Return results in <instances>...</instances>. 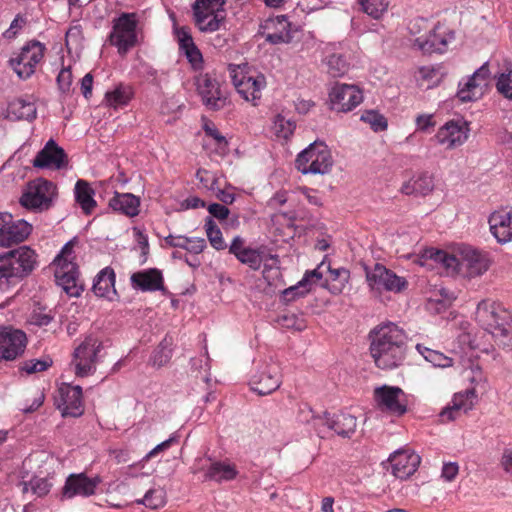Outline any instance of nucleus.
Returning <instances> with one entry per match:
<instances>
[{
    "label": "nucleus",
    "instance_id": "obj_1",
    "mask_svg": "<svg viewBox=\"0 0 512 512\" xmlns=\"http://www.w3.org/2000/svg\"><path fill=\"white\" fill-rule=\"evenodd\" d=\"M370 353L380 369H394L402 364L407 348L405 331L393 322L382 323L369 333Z\"/></svg>",
    "mask_w": 512,
    "mask_h": 512
},
{
    "label": "nucleus",
    "instance_id": "obj_2",
    "mask_svg": "<svg viewBox=\"0 0 512 512\" xmlns=\"http://www.w3.org/2000/svg\"><path fill=\"white\" fill-rule=\"evenodd\" d=\"M424 260H433L441 274L467 279L481 276L491 265L489 258H424ZM419 264L425 265L426 261H419Z\"/></svg>",
    "mask_w": 512,
    "mask_h": 512
},
{
    "label": "nucleus",
    "instance_id": "obj_3",
    "mask_svg": "<svg viewBox=\"0 0 512 512\" xmlns=\"http://www.w3.org/2000/svg\"><path fill=\"white\" fill-rule=\"evenodd\" d=\"M138 25L139 17L136 13L123 12L113 19L109 42L117 47L120 54H126L137 45Z\"/></svg>",
    "mask_w": 512,
    "mask_h": 512
},
{
    "label": "nucleus",
    "instance_id": "obj_4",
    "mask_svg": "<svg viewBox=\"0 0 512 512\" xmlns=\"http://www.w3.org/2000/svg\"><path fill=\"white\" fill-rule=\"evenodd\" d=\"M333 165L330 150L324 143L314 142L296 159V167L303 174H326Z\"/></svg>",
    "mask_w": 512,
    "mask_h": 512
},
{
    "label": "nucleus",
    "instance_id": "obj_5",
    "mask_svg": "<svg viewBox=\"0 0 512 512\" xmlns=\"http://www.w3.org/2000/svg\"><path fill=\"white\" fill-rule=\"evenodd\" d=\"M475 319L494 337V332L507 326L512 320L511 313L503 305L492 299H484L477 305Z\"/></svg>",
    "mask_w": 512,
    "mask_h": 512
},
{
    "label": "nucleus",
    "instance_id": "obj_6",
    "mask_svg": "<svg viewBox=\"0 0 512 512\" xmlns=\"http://www.w3.org/2000/svg\"><path fill=\"white\" fill-rule=\"evenodd\" d=\"M56 197V186L45 179L31 181L20 198L22 206L34 210H47Z\"/></svg>",
    "mask_w": 512,
    "mask_h": 512
},
{
    "label": "nucleus",
    "instance_id": "obj_7",
    "mask_svg": "<svg viewBox=\"0 0 512 512\" xmlns=\"http://www.w3.org/2000/svg\"><path fill=\"white\" fill-rule=\"evenodd\" d=\"M51 266L54 268L55 281L70 297H78L83 291L76 263L69 258H54Z\"/></svg>",
    "mask_w": 512,
    "mask_h": 512
},
{
    "label": "nucleus",
    "instance_id": "obj_8",
    "mask_svg": "<svg viewBox=\"0 0 512 512\" xmlns=\"http://www.w3.org/2000/svg\"><path fill=\"white\" fill-rule=\"evenodd\" d=\"M45 46L38 41L27 43L19 55L9 60V64L21 79H27L35 72L36 65L44 56Z\"/></svg>",
    "mask_w": 512,
    "mask_h": 512
},
{
    "label": "nucleus",
    "instance_id": "obj_9",
    "mask_svg": "<svg viewBox=\"0 0 512 512\" xmlns=\"http://www.w3.org/2000/svg\"><path fill=\"white\" fill-rule=\"evenodd\" d=\"M102 348V342L94 336L86 337L76 348L74 363L77 376L84 377L95 371V364L99 359Z\"/></svg>",
    "mask_w": 512,
    "mask_h": 512
},
{
    "label": "nucleus",
    "instance_id": "obj_10",
    "mask_svg": "<svg viewBox=\"0 0 512 512\" xmlns=\"http://www.w3.org/2000/svg\"><path fill=\"white\" fill-rule=\"evenodd\" d=\"M250 385L261 396L276 391L281 385L280 366L275 362L261 364L252 375Z\"/></svg>",
    "mask_w": 512,
    "mask_h": 512
},
{
    "label": "nucleus",
    "instance_id": "obj_11",
    "mask_svg": "<svg viewBox=\"0 0 512 512\" xmlns=\"http://www.w3.org/2000/svg\"><path fill=\"white\" fill-rule=\"evenodd\" d=\"M230 74L237 92L243 99L256 102L261 98V91L266 86V78L263 74L249 76L232 66H230Z\"/></svg>",
    "mask_w": 512,
    "mask_h": 512
},
{
    "label": "nucleus",
    "instance_id": "obj_12",
    "mask_svg": "<svg viewBox=\"0 0 512 512\" xmlns=\"http://www.w3.org/2000/svg\"><path fill=\"white\" fill-rule=\"evenodd\" d=\"M377 405L395 415H403L407 411V401L404 391L396 386L383 385L374 390Z\"/></svg>",
    "mask_w": 512,
    "mask_h": 512
},
{
    "label": "nucleus",
    "instance_id": "obj_13",
    "mask_svg": "<svg viewBox=\"0 0 512 512\" xmlns=\"http://www.w3.org/2000/svg\"><path fill=\"white\" fill-rule=\"evenodd\" d=\"M329 99L333 110L348 112L362 102L363 95L355 85L337 83L332 87Z\"/></svg>",
    "mask_w": 512,
    "mask_h": 512
},
{
    "label": "nucleus",
    "instance_id": "obj_14",
    "mask_svg": "<svg viewBox=\"0 0 512 512\" xmlns=\"http://www.w3.org/2000/svg\"><path fill=\"white\" fill-rule=\"evenodd\" d=\"M27 345L26 334L18 329L0 328V359L11 361L22 355Z\"/></svg>",
    "mask_w": 512,
    "mask_h": 512
},
{
    "label": "nucleus",
    "instance_id": "obj_15",
    "mask_svg": "<svg viewBox=\"0 0 512 512\" xmlns=\"http://www.w3.org/2000/svg\"><path fill=\"white\" fill-rule=\"evenodd\" d=\"M489 75L488 63H484L464 83H459L458 98L462 102L474 101L480 98L487 86Z\"/></svg>",
    "mask_w": 512,
    "mask_h": 512
},
{
    "label": "nucleus",
    "instance_id": "obj_16",
    "mask_svg": "<svg viewBox=\"0 0 512 512\" xmlns=\"http://www.w3.org/2000/svg\"><path fill=\"white\" fill-rule=\"evenodd\" d=\"M196 86L203 104L210 110H219L227 103L226 96L221 92L219 83L208 74L196 78Z\"/></svg>",
    "mask_w": 512,
    "mask_h": 512
},
{
    "label": "nucleus",
    "instance_id": "obj_17",
    "mask_svg": "<svg viewBox=\"0 0 512 512\" xmlns=\"http://www.w3.org/2000/svg\"><path fill=\"white\" fill-rule=\"evenodd\" d=\"M33 166L51 170L66 169L68 167V157L64 149L50 139L35 156Z\"/></svg>",
    "mask_w": 512,
    "mask_h": 512
},
{
    "label": "nucleus",
    "instance_id": "obj_18",
    "mask_svg": "<svg viewBox=\"0 0 512 512\" xmlns=\"http://www.w3.org/2000/svg\"><path fill=\"white\" fill-rule=\"evenodd\" d=\"M469 135L467 122L463 120H451L445 123L435 135L437 142L445 145L447 149H455L463 145Z\"/></svg>",
    "mask_w": 512,
    "mask_h": 512
},
{
    "label": "nucleus",
    "instance_id": "obj_19",
    "mask_svg": "<svg viewBox=\"0 0 512 512\" xmlns=\"http://www.w3.org/2000/svg\"><path fill=\"white\" fill-rule=\"evenodd\" d=\"M365 270L366 279L371 287L382 286L388 291L398 293L407 286V281L403 277L397 276L380 264H375L373 269L365 268Z\"/></svg>",
    "mask_w": 512,
    "mask_h": 512
},
{
    "label": "nucleus",
    "instance_id": "obj_20",
    "mask_svg": "<svg viewBox=\"0 0 512 512\" xmlns=\"http://www.w3.org/2000/svg\"><path fill=\"white\" fill-rule=\"evenodd\" d=\"M35 265L34 258H0V287L14 278L28 275Z\"/></svg>",
    "mask_w": 512,
    "mask_h": 512
},
{
    "label": "nucleus",
    "instance_id": "obj_21",
    "mask_svg": "<svg viewBox=\"0 0 512 512\" xmlns=\"http://www.w3.org/2000/svg\"><path fill=\"white\" fill-rule=\"evenodd\" d=\"M100 481L98 476L89 478L85 473L71 474L62 489L63 496L69 499L75 496H91L95 493Z\"/></svg>",
    "mask_w": 512,
    "mask_h": 512
},
{
    "label": "nucleus",
    "instance_id": "obj_22",
    "mask_svg": "<svg viewBox=\"0 0 512 512\" xmlns=\"http://www.w3.org/2000/svg\"><path fill=\"white\" fill-rule=\"evenodd\" d=\"M391 473L398 479L405 480L413 475L419 464L420 456L413 452L399 450L388 459Z\"/></svg>",
    "mask_w": 512,
    "mask_h": 512
},
{
    "label": "nucleus",
    "instance_id": "obj_23",
    "mask_svg": "<svg viewBox=\"0 0 512 512\" xmlns=\"http://www.w3.org/2000/svg\"><path fill=\"white\" fill-rule=\"evenodd\" d=\"M325 263H321L316 269L306 271L302 279L295 285L284 289L281 292L284 302H292L298 298H302L310 293L314 285L323 277L321 268Z\"/></svg>",
    "mask_w": 512,
    "mask_h": 512
},
{
    "label": "nucleus",
    "instance_id": "obj_24",
    "mask_svg": "<svg viewBox=\"0 0 512 512\" xmlns=\"http://www.w3.org/2000/svg\"><path fill=\"white\" fill-rule=\"evenodd\" d=\"M60 401L58 408L64 417H79L84 412L82 401V388L80 386L65 385L59 389Z\"/></svg>",
    "mask_w": 512,
    "mask_h": 512
},
{
    "label": "nucleus",
    "instance_id": "obj_25",
    "mask_svg": "<svg viewBox=\"0 0 512 512\" xmlns=\"http://www.w3.org/2000/svg\"><path fill=\"white\" fill-rule=\"evenodd\" d=\"M131 283L133 288L142 292L160 291L167 293L164 286V279L161 270L157 268L144 269L131 275Z\"/></svg>",
    "mask_w": 512,
    "mask_h": 512
},
{
    "label": "nucleus",
    "instance_id": "obj_26",
    "mask_svg": "<svg viewBox=\"0 0 512 512\" xmlns=\"http://www.w3.org/2000/svg\"><path fill=\"white\" fill-rule=\"evenodd\" d=\"M490 231L500 244L512 241V209L493 212L488 219Z\"/></svg>",
    "mask_w": 512,
    "mask_h": 512
},
{
    "label": "nucleus",
    "instance_id": "obj_27",
    "mask_svg": "<svg viewBox=\"0 0 512 512\" xmlns=\"http://www.w3.org/2000/svg\"><path fill=\"white\" fill-rule=\"evenodd\" d=\"M316 421H323L322 426L328 430H333L341 437H350L356 429L357 419L348 413H338L332 416L325 412L323 417H314Z\"/></svg>",
    "mask_w": 512,
    "mask_h": 512
},
{
    "label": "nucleus",
    "instance_id": "obj_28",
    "mask_svg": "<svg viewBox=\"0 0 512 512\" xmlns=\"http://www.w3.org/2000/svg\"><path fill=\"white\" fill-rule=\"evenodd\" d=\"M32 227L24 220L6 224L0 228V247H11L23 242L31 233Z\"/></svg>",
    "mask_w": 512,
    "mask_h": 512
},
{
    "label": "nucleus",
    "instance_id": "obj_29",
    "mask_svg": "<svg viewBox=\"0 0 512 512\" xmlns=\"http://www.w3.org/2000/svg\"><path fill=\"white\" fill-rule=\"evenodd\" d=\"M474 398L475 392L473 390H466L465 392L455 394L451 405H448L441 411V420L443 422L452 421L462 412L467 413L474 405Z\"/></svg>",
    "mask_w": 512,
    "mask_h": 512
},
{
    "label": "nucleus",
    "instance_id": "obj_30",
    "mask_svg": "<svg viewBox=\"0 0 512 512\" xmlns=\"http://www.w3.org/2000/svg\"><path fill=\"white\" fill-rule=\"evenodd\" d=\"M92 291L97 297L113 300L117 295L115 289V273L110 267L102 269L94 278Z\"/></svg>",
    "mask_w": 512,
    "mask_h": 512
},
{
    "label": "nucleus",
    "instance_id": "obj_31",
    "mask_svg": "<svg viewBox=\"0 0 512 512\" xmlns=\"http://www.w3.org/2000/svg\"><path fill=\"white\" fill-rule=\"evenodd\" d=\"M289 27L290 23L286 16H277L275 19L267 21L265 29H273V31L266 33V41L271 44L289 43L292 39Z\"/></svg>",
    "mask_w": 512,
    "mask_h": 512
},
{
    "label": "nucleus",
    "instance_id": "obj_32",
    "mask_svg": "<svg viewBox=\"0 0 512 512\" xmlns=\"http://www.w3.org/2000/svg\"><path fill=\"white\" fill-rule=\"evenodd\" d=\"M420 256H482L481 252L466 243H449L444 248L426 247Z\"/></svg>",
    "mask_w": 512,
    "mask_h": 512
},
{
    "label": "nucleus",
    "instance_id": "obj_33",
    "mask_svg": "<svg viewBox=\"0 0 512 512\" xmlns=\"http://www.w3.org/2000/svg\"><path fill=\"white\" fill-rule=\"evenodd\" d=\"M109 206L116 212L134 217L139 214L140 199L131 193L115 192L109 200Z\"/></svg>",
    "mask_w": 512,
    "mask_h": 512
},
{
    "label": "nucleus",
    "instance_id": "obj_34",
    "mask_svg": "<svg viewBox=\"0 0 512 512\" xmlns=\"http://www.w3.org/2000/svg\"><path fill=\"white\" fill-rule=\"evenodd\" d=\"M238 475L236 466L226 462L211 463L205 473V478L216 482L231 481Z\"/></svg>",
    "mask_w": 512,
    "mask_h": 512
},
{
    "label": "nucleus",
    "instance_id": "obj_35",
    "mask_svg": "<svg viewBox=\"0 0 512 512\" xmlns=\"http://www.w3.org/2000/svg\"><path fill=\"white\" fill-rule=\"evenodd\" d=\"M326 50L329 52L326 57L328 73L332 77H340L346 74L349 70V62L346 55L344 53L336 52L333 45L327 46Z\"/></svg>",
    "mask_w": 512,
    "mask_h": 512
},
{
    "label": "nucleus",
    "instance_id": "obj_36",
    "mask_svg": "<svg viewBox=\"0 0 512 512\" xmlns=\"http://www.w3.org/2000/svg\"><path fill=\"white\" fill-rule=\"evenodd\" d=\"M8 114L17 120L32 121L36 118L37 109L33 102L17 98L9 103Z\"/></svg>",
    "mask_w": 512,
    "mask_h": 512
},
{
    "label": "nucleus",
    "instance_id": "obj_37",
    "mask_svg": "<svg viewBox=\"0 0 512 512\" xmlns=\"http://www.w3.org/2000/svg\"><path fill=\"white\" fill-rule=\"evenodd\" d=\"M75 199L85 214H90L96 207L94 190L85 180H78L75 184Z\"/></svg>",
    "mask_w": 512,
    "mask_h": 512
},
{
    "label": "nucleus",
    "instance_id": "obj_38",
    "mask_svg": "<svg viewBox=\"0 0 512 512\" xmlns=\"http://www.w3.org/2000/svg\"><path fill=\"white\" fill-rule=\"evenodd\" d=\"M218 11H193L195 24L202 32H215L220 29L224 17Z\"/></svg>",
    "mask_w": 512,
    "mask_h": 512
},
{
    "label": "nucleus",
    "instance_id": "obj_39",
    "mask_svg": "<svg viewBox=\"0 0 512 512\" xmlns=\"http://www.w3.org/2000/svg\"><path fill=\"white\" fill-rule=\"evenodd\" d=\"M326 258L321 263H325V265L321 268V272L323 273V268L327 269L326 281H331L330 291L334 294L341 293L345 284L348 282L350 273L347 269L339 267L332 268L330 262L325 261Z\"/></svg>",
    "mask_w": 512,
    "mask_h": 512
},
{
    "label": "nucleus",
    "instance_id": "obj_40",
    "mask_svg": "<svg viewBox=\"0 0 512 512\" xmlns=\"http://www.w3.org/2000/svg\"><path fill=\"white\" fill-rule=\"evenodd\" d=\"M419 47L425 52L442 53L447 47V38L441 29L436 27L424 42L419 43Z\"/></svg>",
    "mask_w": 512,
    "mask_h": 512
},
{
    "label": "nucleus",
    "instance_id": "obj_41",
    "mask_svg": "<svg viewBox=\"0 0 512 512\" xmlns=\"http://www.w3.org/2000/svg\"><path fill=\"white\" fill-rule=\"evenodd\" d=\"M172 344L171 337H165L153 352L151 363L155 367H162L167 364L172 357Z\"/></svg>",
    "mask_w": 512,
    "mask_h": 512
},
{
    "label": "nucleus",
    "instance_id": "obj_42",
    "mask_svg": "<svg viewBox=\"0 0 512 512\" xmlns=\"http://www.w3.org/2000/svg\"><path fill=\"white\" fill-rule=\"evenodd\" d=\"M262 275L269 286L279 287L282 283L281 271L277 258H264Z\"/></svg>",
    "mask_w": 512,
    "mask_h": 512
},
{
    "label": "nucleus",
    "instance_id": "obj_43",
    "mask_svg": "<svg viewBox=\"0 0 512 512\" xmlns=\"http://www.w3.org/2000/svg\"><path fill=\"white\" fill-rule=\"evenodd\" d=\"M416 349L425 358L426 361L430 362L436 367L444 368L452 365V359L439 351L432 350L422 344H417Z\"/></svg>",
    "mask_w": 512,
    "mask_h": 512
},
{
    "label": "nucleus",
    "instance_id": "obj_44",
    "mask_svg": "<svg viewBox=\"0 0 512 512\" xmlns=\"http://www.w3.org/2000/svg\"><path fill=\"white\" fill-rule=\"evenodd\" d=\"M132 92L128 86H118L113 91H108L105 95L107 105L117 108L126 105L131 99Z\"/></svg>",
    "mask_w": 512,
    "mask_h": 512
},
{
    "label": "nucleus",
    "instance_id": "obj_45",
    "mask_svg": "<svg viewBox=\"0 0 512 512\" xmlns=\"http://www.w3.org/2000/svg\"><path fill=\"white\" fill-rule=\"evenodd\" d=\"M360 120L369 124L370 128L374 132L385 131L388 127V122L385 116L376 110H365L361 114Z\"/></svg>",
    "mask_w": 512,
    "mask_h": 512
},
{
    "label": "nucleus",
    "instance_id": "obj_46",
    "mask_svg": "<svg viewBox=\"0 0 512 512\" xmlns=\"http://www.w3.org/2000/svg\"><path fill=\"white\" fill-rule=\"evenodd\" d=\"M205 230L207 237L210 241V244L216 249V250H222L226 248V243L223 240L222 233L219 229V227L216 225L212 217H207L205 220Z\"/></svg>",
    "mask_w": 512,
    "mask_h": 512
},
{
    "label": "nucleus",
    "instance_id": "obj_47",
    "mask_svg": "<svg viewBox=\"0 0 512 512\" xmlns=\"http://www.w3.org/2000/svg\"><path fill=\"white\" fill-rule=\"evenodd\" d=\"M140 502L150 509H158L166 503V492L161 487L152 488L145 493Z\"/></svg>",
    "mask_w": 512,
    "mask_h": 512
},
{
    "label": "nucleus",
    "instance_id": "obj_48",
    "mask_svg": "<svg viewBox=\"0 0 512 512\" xmlns=\"http://www.w3.org/2000/svg\"><path fill=\"white\" fill-rule=\"evenodd\" d=\"M363 12L374 19H379L388 8L387 0H359Z\"/></svg>",
    "mask_w": 512,
    "mask_h": 512
},
{
    "label": "nucleus",
    "instance_id": "obj_49",
    "mask_svg": "<svg viewBox=\"0 0 512 512\" xmlns=\"http://www.w3.org/2000/svg\"><path fill=\"white\" fill-rule=\"evenodd\" d=\"M296 124L294 121L285 119L284 116L278 114L273 122V130L278 137L288 139L294 132Z\"/></svg>",
    "mask_w": 512,
    "mask_h": 512
},
{
    "label": "nucleus",
    "instance_id": "obj_50",
    "mask_svg": "<svg viewBox=\"0 0 512 512\" xmlns=\"http://www.w3.org/2000/svg\"><path fill=\"white\" fill-rule=\"evenodd\" d=\"M229 252L231 254H234L235 256H264L265 252L264 250L254 249L251 247H244V239L240 236H236L230 247Z\"/></svg>",
    "mask_w": 512,
    "mask_h": 512
},
{
    "label": "nucleus",
    "instance_id": "obj_51",
    "mask_svg": "<svg viewBox=\"0 0 512 512\" xmlns=\"http://www.w3.org/2000/svg\"><path fill=\"white\" fill-rule=\"evenodd\" d=\"M412 184L415 187L416 195L425 196L434 189L433 177L428 173H422L417 177H413Z\"/></svg>",
    "mask_w": 512,
    "mask_h": 512
},
{
    "label": "nucleus",
    "instance_id": "obj_52",
    "mask_svg": "<svg viewBox=\"0 0 512 512\" xmlns=\"http://www.w3.org/2000/svg\"><path fill=\"white\" fill-rule=\"evenodd\" d=\"M204 131L206 136L212 138L217 145V152L220 155H224L227 152L228 142L226 138L218 131V129L214 125L206 124L204 126Z\"/></svg>",
    "mask_w": 512,
    "mask_h": 512
},
{
    "label": "nucleus",
    "instance_id": "obj_53",
    "mask_svg": "<svg viewBox=\"0 0 512 512\" xmlns=\"http://www.w3.org/2000/svg\"><path fill=\"white\" fill-rule=\"evenodd\" d=\"M496 88L505 98L512 100V70L501 73L497 77Z\"/></svg>",
    "mask_w": 512,
    "mask_h": 512
},
{
    "label": "nucleus",
    "instance_id": "obj_54",
    "mask_svg": "<svg viewBox=\"0 0 512 512\" xmlns=\"http://www.w3.org/2000/svg\"><path fill=\"white\" fill-rule=\"evenodd\" d=\"M52 365L50 358L45 359H31L23 362L21 370L27 374H33L47 370Z\"/></svg>",
    "mask_w": 512,
    "mask_h": 512
},
{
    "label": "nucleus",
    "instance_id": "obj_55",
    "mask_svg": "<svg viewBox=\"0 0 512 512\" xmlns=\"http://www.w3.org/2000/svg\"><path fill=\"white\" fill-rule=\"evenodd\" d=\"M494 339L499 347H502L504 350H507V351H512V324H511V322H509V324L507 326L500 329L499 332H494Z\"/></svg>",
    "mask_w": 512,
    "mask_h": 512
},
{
    "label": "nucleus",
    "instance_id": "obj_56",
    "mask_svg": "<svg viewBox=\"0 0 512 512\" xmlns=\"http://www.w3.org/2000/svg\"><path fill=\"white\" fill-rule=\"evenodd\" d=\"M196 177L205 188L211 191H216V189H218L219 179L210 171L206 169H199L196 173Z\"/></svg>",
    "mask_w": 512,
    "mask_h": 512
},
{
    "label": "nucleus",
    "instance_id": "obj_57",
    "mask_svg": "<svg viewBox=\"0 0 512 512\" xmlns=\"http://www.w3.org/2000/svg\"><path fill=\"white\" fill-rule=\"evenodd\" d=\"M314 417H321L320 415H315L311 407L308 405H305L304 407H301L299 410V419L301 422L305 423H311L315 430L320 434L322 430L320 427L322 426L323 421H316Z\"/></svg>",
    "mask_w": 512,
    "mask_h": 512
},
{
    "label": "nucleus",
    "instance_id": "obj_58",
    "mask_svg": "<svg viewBox=\"0 0 512 512\" xmlns=\"http://www.w3.org/2000/svg\"><path fill=\"white\" fill-rule=\"evenodd\" d=\"M225 3L226 0H196L193 11H219Z\"/></svg>",
    "mask_w": 512,
    "mask_h": 512
},
{
    "label": "nucleus",
    "instance_id": "obj_59",
    "mask_svg": "<svg viewBox=\"0 0 512 512\" xmlns=\"http://www.w3.org/2000/svg\"><path fill=\"white\" fill-rule=\"evenodd\" d=\"M72 72L70 67L63 68L57 76V84L62 93H68L72 85Z\"/></svg>",
    "mask_w": 512,
    "mask_h": 512
},
{
    "label": "nucleus",
    "instance_id": "obj_60",
    "mask_svg": "<svg viewBox=\"0 0 512 512\" xmlns=\"http://www.w3.org/2000/svg\"><path fill=\"white\" fill-rule=\"evenodd\" d=\"M455 299L456 295L454 292H451L446 288L439 289L437 292H435L434 298H430L431 301L441 304L443 308L451 305Z\"/></svg>",
    "mask_w": 512,
    "mask_h": 512
},
{
    "label": "nucleus",
    "instance_id": "obj_61",
    "mask_svg": "<svg viewBox=\"0 0 512 512\" xmlns=\"http://www.w3.org/2000/svg\"><path fill=\"white\" fill-rule=\"evenodd\" d=\"M177 442H178V436L176 435V433H174L167 440L156 445L151 451H149L146 454V456L144 457V460L148 461L149 459L157 456L159 453L169 449L173 444H175Z\"/></svg>",
    "mask_w": 512,
    "mask_h": 512
},
{
    "label": "nucleus",
    "instance_id": "obj_62",
    "mask_svg": "<svg viewBox=\"0 0 512 512\" xmlns=\"http://www.w3.org/2000/svg\"><path fill=\"white\" fill-rule=\"evenodd\" d=\"M183 242L186 244L185 250L192 254H199L206 247V242L203 238H189V240H184Z\"/></svg>",
    "mask_w": 512,
    "mask_h": 512
},
{
    "label": "nucleus",
    "instance_id": "obj_63",
    "mask_svg": "<svg viewBox=\"0 0 512 512\" xmlns=\"http://www.w3.org/2000/svg\"><path fill=\"white\" fill-rule=\"evenodd\" d=\"M82 32V26L79 21H73L65 35L66 43L68 44L69 41L78 43L82 39Z\"/></svg>",
    "mask_w": 512,
    "mask_h": 512
},
{
    "label": "nucleus",
    "instance_id": "obj_64",
    "mask_svg": "<svg viewBox=\"0 0 512 512\" xmlns=\"http://www.w3.org/2000/svg\"><path fill=\"white\" fill-rule=\"evenodd\" d=\"M177 37L179 42V47L182 51L188 49L189 47L194 45L193 38L189 31L185 27H181L177 30Z\"/></svg>",
    "mask_w": 512,
    "mask_h": 512
}]
</instances>
